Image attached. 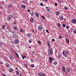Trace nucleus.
<instances>
[{"instance_id":"obj_10","label":"nucleus","mask_w":76,"mask_h":76,"mask_svg":"<svg viewBox=\"0 0 76 76\" xmlns=\"http://www.w3.org/2000/svg\"><path fill=\"white\" fill-rule=\"evenodd\" d=\"M72 22L73 23H74V24L76 23V19H73L72 20Z\"/></svg>"},{"instance_id":"obj_34","label":"nucleus","mask_w":76,"mask_h":76,"mask_svg":"<svg viewBox=\"0 0 76 76\" xmlns=\"http://www.w3.org/2000/svg\"><path fill=\"white\" fill-rule=\"evenodd\" d=\"M23 3H26V1L25 0H23Z\"/></svg>"},{"instance_id":"obj_18","label":"nucleus","mask_w":76,"mask_h":76,"mask_svg":"<svg viewBox=\"0 0 76 76\" xmlns=\"http://www.w3.org/2000/svg\"><path fill=\"white\" fill-rule=\"evenodd\" d=\"M46 9L47 11V12H48V11L50 10V7H46Z\"/></svg>"},{"instance_id":"obj_27","label":"nucleus","mask_w":76,"mask_h":76,"mask_svg":"<svg viewBox=\"0 0 76 76\" xmlns=\"http://www.w3.org/2000/svg\"><path fill=\"white\" fill-rule=\"evenodd\" d=\"M16 74L18 75H19V72L18 71H16Z\"/></svg>"},{"instance_id":"obj_13","label":"nucleus","mask_w":76,"mask_h":76,"mask_svg":"<svg viewBox=\"0 0 76 76\" xmlns=\"http://www.w3.org/2000/svg\"><path fill=\"white\" fill-rule=\"evenodd\" d=\"M42 73L41 72H39L38 73L37 75L39 76H42Z\"/></svg>"},{"instance_id":"obj_21","label":"nucleus","mask_w":76,"mask_h":76,"mask_svg":"<svg viewBox=\"0 0 76 76\" xmlns=\"http://www.w3.org/2000/svg\"><path fill=\"white\" fill-rule=\"evenodd\" d=\"M21 7L22 8H26V6H25V5L23 4L21 6Z\"/></svg>"},{"instance_id":"obj_2","label":"nucleus","mask_w":76,"mask_h":76,"mask_svg":"<svg viewBox=\"0 0 76 76\" xmlns=\"http://www.w3.org/2000/svg\"><path fill=\"white\" fill-rule=\"evenodd\" d=\"M12 34H13V38H17L18 37V34H16V33L14 32H12Z\"/></svg>"},{"instance_id":"obj_5","label":"nucleus","mask_w":76,"mask_h":76,"mask_svg":"<svg viewBox=\"0 0 76 76\" xmlns=\"http://www.w3.org/2000/svg\"><path fill=\"white\" fill-rule=\"evenodd\" d=\"M59 19L61 20H63L64 19L63 16L62 15H60L59 17Z\"/></svg>"},{"instance_id":"obj_56","label":"nucleus","mask_w":76,"mask_h":76,"mask_svg":"<svg viewBox=\"0 0 76 76\" xmlns=\"http://www.w3.org/2000/svg\"><path fill=\"white\" fill-rule=\"evenodd\" d=\"M27 11L28 12H31V10H29V9H28L27 10Z\"/></svg>"},{"instance_id":"obj_25","label":"nucleus","mask_w":76,"mask_h":76,"mask_svg":"<svg viewBox=\"0 0 76 76\" xmlns=\"http://www.w3.org/2000/svg\"><path fill=\"white\" fill-rule=\"evenodd\" d=\"M53 64L54 65H56V64H57V62L56 61H55L53 63Z\"/></svg>"},{"instance_id":"obj_42","label":"nucleus","mask_w":76,"mask_h":76,"mask_svg":"<svg viewBox=\"0 0 76 76\" xmlns=\"http://www.w3.org/2000/svg\"><path fill=\"white\" fill-rule=\"evenodd\" d=\"M15 24H17V22H15L13 23V25H15Z\"/></svg>"},{"instance_id":"obj_9","label":"nucleus","mask_w":76,"mask_h":76,"mask_svg":"<svg viewBox=\"0 0 76 76\" xmlns=\"http://www.w3.org/2000/svg\"><path fill=\"white\" fill-rule=\"evenodd\" d=\"M66 71L67 72L69 73L70 72V68H67L66 69Z\"/></svg>"},{"instance_id":"obj_14","label":"nucleus","mask_w":76,"mask_h":76,"mask_svg":"<svg viewBox=\"0 0 76 76\" xmlns=\"http://www.w3.org/2000/svg\"><path fill=\"white\" fill-rule=\"evenodd\" d=\"M26 35L28 37H31L32 36V35L31 34H27Z\"/></svg>"},{"instance_id":"obj_47","label":"nucleus","mask_w":76,"mask_h":76,"mask_svg":"<svg viewBox=\"0 0 76 76\" xmlns=\"http://www.w3.org/2000/svg\"><path fill=\"white\" fill-rule=\"evenodd\" d=\"M58 2L59 3H61V0H58Z\"/></svg>"},{"instance_id":"obj_45","label":"nucleus","mask_w":76,"mask_h":76,"mask_svg":"<svg viewBox=\"0 0 76 76\" xmlns=\"http://www.w3.org/2000/svg\"><path fill=\"white\" fill-rule=\"evenodd\" d=\"M32 53L33 54H35V52L34 51H33L32 52Z\"/></svg>"},{"instance_id":"obj_4","label":"nucleus","mask_w":76,"mask_h":76,"mask_svg":"<svg viewBox=\"0 0 76 76\" xmlns=\"http://www.w3.org/2000/svg\"><path fill=\"white\" fill-rule=\"evenodd\" d=\"M12 15H9L8 16V18H7V20L8 21H9L12 18Z\"/></svg>"},{"instance_id":"obj_19","label":"nucleus","mask_w":76,"mask_h":76,"mask_svg":"<svg viewBox=\"0 0 76 76\" xmlns=\"http://www.w3.org/2000/svg\"><path fill=\"white\" fill-rule=\"evenodd\" d=\"M9 71L10 72H13V69L12 68H10L9 69Z\"/></svg>"},{"instance_id":"obj_29","label":"nucleus","mask_w":76,"mask_h":76,"mask_svg":"<svg viewBox=\"0 0 76 76\" xmlns=\"http://www.w3.org/2000/svg\"><path fill=\"white\" fill-rule=\"evenodd\" d=\"M35 15L37 17H38L39 16V15H38V14L37 12L35 13Z\"/></svg>"},{"instance_id":"obj_8","label":"nucleus","mask_w":76,"mask_h":76,"mask_svg":"<svg viewBox=\"0 0 76 76\" xmlns=\"http://www.w3.org/2000/svg\"><path fill=\"white\" fill-rule=\"evenodd\" d=\"M12 18H13L14 19L15 18H16V16L15 15V14H14V13H12V15H11Z\"/></svg>"},{"instance_id":"obj_28","label":"nucleus","mask_w":76,"mask_h":76,"mask_svg":"<svg viewBox=\"0 0 76 76\" xmlns=\"http://www.w3.org/2000/svg\"><path fill=\"white\" fill-rule=\"evenodd\" d=\"M57 25L59 27H60L61 26V24L59 23H58L57 24Z\"/></svg>"},{"instance_id":"obj_24","label":"nucleus","mask_w":76,"mask_h":76,"mask_svg":"<svg viewBox=\"0 0 76 76\" xmlns=\"http://www.w3.org/2000/svg\"><path fill=\"white\" fill-rule=\"evenodd\" d=\"M47 44L48 45V47H51V45H50V42H47Z\"/></svg>"},{"instance_id":"obj_37","label":"nucleus","mask_w":76,"mask_h":76,"mask_svg":"<svg viewBox=\"0 0 76 76\" xmlns=\"http://www.w3.org/2000/svg\"><path fill=\"white\" fill-rule=\"evenodd\" d=\"M63 28H65L66 27V24H64L62 25Z\"/></svg>"},{"instance_id":"obj_63","label":"nucleus","mask_w":76,"mask_h":76,"mask_svg":"<svg viewBox=\"0 0 76 76\" xmlns=\"http://www.w3.org/2000/svg\"><path fill=\"white\" fill-rule=\"evenodd\" d=\"M0 63L1 64H3V62H0Z\"/></svg>"},{"instance_id":"obj_35","label":"nucleus","mask_w":76,"mask_h":76,"mask_svg":"<svg viewBox=\"0 0 76 76\" xmlns=\"http://www.w3.org/2000/svg\"><path fill=\"white\" fill-rule=\"evenodd\" d=\"M31 67H32V68L34 67V64H31Z\"/></svg>"},{"instance_id":"obj_39","label":"nucleus","mask_w":76,"mask_h":76,"mask_svg":"<svg viewBox=\"0 0 76 76\" xmlns=\"http://www.w3.org/2000/svg\"><path fill=\"white\" fill-rule=\"evenodd\" d=\"M42 18H43V20L44 19H45V18L44 16H42Z\"/></svg>"},{"instance_id":"obj_55","label":"nucleus","mask_w":76,"mask_h":76,"mask_svg":"<svg viewBox=\"0 0 76 76\" xmlns=\"http://www.w3.org/2000/svg\"><path fill=\"white\" fill-rule=\"evenodd\" d=\"M2 75H3V76H7L6 75L4 74L3 73H2Z\"/></svg>"},{"instance_id":"obj_53","label":"nucleus","mask_w":76,"mask_h":76,"mask_svg":"<svg viewBox=\"0 0 76 76\" xmlns=\"http://www.w3.org/2000/svg\"><path fill=\"white\" fill-rule=\"evenodd\" d=\"M30 60H31V62H33V61H34V60H33V59H30Z\"/></svg>"},{"instance_id":"obj_17","label":"nucleus","mask_w":76,"mask_h":76,"mask_svg":"<svg viewBox=\"0 0 76 76\" xmlns=\"http://www.w3.org/2000/svg\"><path fill=\"white\" fill-rule=\"evenodd\" d=\"M10 58L11 59V60H12L14 59V57H13L12 56H10Z\"/></svg>"},{"instance_id":"obj_49","label":"nucleus","mask_w":76,"mask_h":76,"mask_svg":"<svg viewBox=\"0 0 76 76\" xmlns=\"http://www.w3.org/2000/svg\"><path fill=\"white\" fill-rule=\"evenodd\" d=\"M46 32H47V33H49V31H48V30H46Z\"/></svg>"},{"instance_id":"obj_59","label":"nucleus","mask_w":76,"mask_h":76,"mask_svg":"<svg viewBox=\"0 0 76 76\" xmlns=\"http://www.w3.org/2000/svg\"><path fill=\"white\" fill-rule=\"evenodd\" d=\"M65 37L66 38H68V36H67V35H65Z\"/></svg>"},{"instance_id":"obj_60","label":"nucleus","mask_w":76,"mask_h":76,"mask_svg":"<svg viewBox=\"0 0 76 76\" xmlns=\"http://www.w3.org/2000/svg\"><path fill=\"white\" fill-rule=\"evenodd\" d=\"M72 32V31H68V33H69V34H70V32Z\"/></svg>"},{"instance_id":"obj_40","label":"nucleus","mask_w":76,"mask_h":76,"mask_svg":"<svg viewBox=\"0 0 76 76\" xmlns=\"http://www.w3.org/2000/svg\"><path fill=\"white\" fill-rule=\"evenodd\" d=\"M2 27L3 28V29H4V28H5V26L4 25L2 26Z\"/></svg>"},{"instance_id":"obj_51","label":"nucleus","mask_w":76,"mask_h":76,"mask_svg":"<svg viewBox=\"0 0 76 76\" xmlns=\"http://www.w3.org/2000/svg\"><path fill=\"white\" fill-rule=\"evenodd\" d=\"M74 32L75 34H76V30H75L74 31Z\"/></svg>"},{"instance_id":"obj_12","label":"nucleus","mask_w":76,"mask_h":76,"mask_svg":"<svg viewBox=\"0 0 76 76\" xmlns=\"http://www.w3.org/2000/svg\"><path fill=\"white\" fill-rule=\"evenodd\" d=\"M14 41L15 44H18V43H19V40H18V39H16V40H15Z\"/></svg>"},{"instance_id":"obj_41","label":"nucleus","mask_w":76,"mask_h":76,"mask_svg":"<svg viewBox=\"0 0 76 76\" xmlns=\"http://www.w3.org/2000/svg\"><path fill=\"white\" fill-rule=\"evenodd\" d=\"M15 54L18 57H19V55L18 54V53H17L15 52Z\"/></svg>"},{"instance_id":"obj_58","label":"nucleus","mask_w":76,"mask_h":76,"mask_svg":"<svg viewBox=\"0 0 76 76\" xmlns=\"http://www.w3.org/2000/svg\"><path fill=\"white\" fill-rule=\"evenodd\" d=\"M66 27L67 29H69V26H66Z\"/></svg>"},{"instance_id":"obj_7","label":"nucleus","mask_w":76,"mask_h":76,"mask_svg":"<svg viewBox=\"0 0 76 76\" xmlns=\"http://www.w3.org/2000/svg\"><path fill=\"white\" fill-rule=\"evenodd\" d=\"M62 70L64 72H66V68H65V67H64V66H62Z\"/></svg>"},{"instance_id":"obj_43","label":"nucleus","mask_w":76,"mask_h":76,"mask_svg":"<svg viewBox=\"0 0 76 76\" xmlns=\"http://www.w3.org/2000/svg\"><path fill=\"white\" fill-rule=\"evenodd\" d=\"M52 42H54V41H55V39H52Z\"/></svg>"},{"instance_id":"obj_15","label":"nucleus","mask_w":76,"mask_h":76,"mask_svg":"<svg viewBox=\"0 0 76 76\" xmlns=\"http://www.w3.org/2000/svg\"><path fill=\"white\" fill-rule=\"evenodd\" d=\"M20 31L21 33H23V32H24V30H23V29L20 28Z\"/></svg>"},{"instance_id":"obj_32","label":"nucleus","mask_w":76,"mask_h":76,"mask_svg":"<svg viewBox=\"0 0 76 76\" xmlns=\"http://www.w3.org/2000/svg\"><path fill=\"white\" fill-rule=\"evenodd\" d=\"M49 60L52 61L53 60V58L51 57H50L49 58Z\"/></svg>"},{"instance_id":"obj_20","label":"nucleus","mask_w":76,"mask_h":76,"mask_svg":"<svg viewBox=\"0 0 76 76\" xmlns=\"http://www.w3.org/2000/svg\"><path fill=\"white\" fill-rule=\"evenodd\" d=\"M24 66L26 67V68L27 69L28 67V64H24Z\"/></svg>"},{"instance_id":"obj_46","label":"nucleus","mask_w":76,"mask_h":76,"mask_svg":"<svg viewBox=\"0 0 76 76\" xmlns=\"http://www.w3.org/2000/svg\"><path fill=\"white\" fill-rule=\"evenodd\" d=\"M44 4H43V3H40V6H43V5Z\"/></svg>"},{"instance_id":"obj_61","label":"nucleus","mask_w":76,"mask_h":76,"mask_svg":"<svg viewBox=\"0 0 76 76\" xmlns=\"http://www.w3.org/2000/svg\"><path fill=\"white\" fill-rule=\"evenodd\" d=\"M64 9H65V10H67V7H65Z\"/></svg>"},{"instance_id":"obj_11","label":"nucleus","mask_w":76,"mask_h":76,"mask_svg":"<svg viewBox=\"0 0 76 76\" xmlns=\"http://www.w3.org/2000/svg\"><path fill=\"white\" fill-rule=\"evenodd\" d=\"M63 54L64 56H66L67 54V52L66 51H64L63 52Z\"/></svg>"},{"instance_id":"obj_52","label":"nucleus","mask_w":76,"mask_h":76,"mask_svg":"<svg viewBox=\"0 0 76 76\" xmlns=\"http://www.w3.org/2000/svg\"><path fill=\"white\" fill-rule=\"evenodd\" d=\"M58 57L59 58H60L61 57V55H58Z\"/></svg>"},{"instance_id":"obj_26","label":"nucleus","mask_w":76,"mask_h":76,"mask_svg":"<svg viewBox=\"0 0 76 76\" xmlns=\"http://www.w3.org/2000/svg\"><path fill=\"white\" fill-rule=\"evenodd\" d=\"M30 20L31 22H34V19L33 18H31L30 19Z\"/></svg>"},{"instance_id":"obj_36","label":"nucleus","mask_w":76,"mask_h":76,"mask_svg":"<svg viewBox=\"0 0 76 76\" xmlns=\"http://www.w3.org/2000/svg\"><path fill=\"white\" fill-rule=\"evenodd\" d=\"M58 38L59 39H61L63 37L61 36H59Z\"/></svg>"},{"instance_id":"obj_57","label":"nucleus","mask_w":76,"mask_h":76,"mask_svg":"<svg viewBox=\"0 0 76 76\" xmlns=\"http://www.w3.org/2000/svg\"><path fill=\"white\" fill-rule=\"evenodd\" d=\"M55 6H57V3H55Z\"/></svg>"},{"instance_id":"obj_62","label":"nucleus","mask_w":76,"mask_h":76,"mask_svg":"<svg viewBox=\"0 0 76 76\" xmlns=\"http://www.w3.org/2000/svg\"><path fill=\"white\" fill-rule=\"evenodd\" d=\"M52 61L51 60H50L49 61V62L50 63H52V62L51 61Z\"/></svg>"},{"instance_id":"obj_54","label":"nucleus","mask_w":76,"mask_h":76,"mask_svg":"<svg viewBox=\"0 0 76 76\" xmlns=\"http://www.w3.org/2000/svg\"><path fill=\"white\" fill-rule=\"evenodd\" d=\"M31 31H32V33L34 32V31L32 29H31Z\"/></svg>"},{"instance_id":"obj_1","label":"nucleus","mask_w":76,"mask_h":76,"mask_svg":"<svg viewBox=\"0 0 76 76\" xmlns=\"http://www.w3.org/2000/svg\"><path fill=\"white\" fill-rule=\"evenodd\" d=\"M48 56H50L51 55H53V49L51 48L50 50H48Z\"/></svg>"},{"instance_id":"obj_16","label":"nucleus","mask_w":76,"mask_h":76,"mask_svg":"<svg viewBox=\"0 0 76 76\" xmlns=\"http://www.w3.org/2000/svg\"><path fill=\"white\" fill-rule=\"evenodd\" d=\"M13 28L15 31H16V30H17V29H18V27H17V26H15L13 27Z\"/></svg>"},{"instance_id":"obj_30","label":"nucleus","mask_w":76,"mask_h":76,"mask_svg":"<svg viewBox=\"0 0 76 76\" xmlns=\"http://www.w3.org/2000/svg\"><path fill=\"white\" fill-rule=\"evenodd\" d=\"M48 13H52V10H49V11H48Z\"/></svg>"},{"instance_id":"obj_23","label":"nucleus","mask_w":76,"mask_h":76,"mask_svg":"<svg viewBox=\"0 0 76 76\" xmlns=\"http://www.w3.org/2000/svg\"><path fill=\"white\" fill-rule=\"evenodd\" d=\"M6 66H7V67H10V64H9L8 63L6 64Z\"/></svg>"},{"instance_id":"obj_3","label":"nucleus","mask_w":76,"mask_h":76,"mask_svg":"<svg viewBox=\"0 0 76 76\" xmlns=\"http://www.w3.org/2000/svg\"><path fill=\"white\" fill-rule=\"evenodd\" d=\"M38 29L39 31H42V25H39L38 26Z\"/></svg>"},{"instance_id":"obj_22","label":"nucleus","mask_w":76,"mask_h":76,"mask_svg":"<svg viewBox=\"0 0 76 76\" xmlns=\"http://www.w3.org/2000/svg\"><path fill=\"white\" fill-rule=\"evenodd\" d=\"M30 14L31 15V16H33L34 15V12L32 11V12H30Z\"/></svg>"},{"instance_id":"obj_38","label":"nucleus","mask_w":76,"mask_h":76,"mask_svg":"<svg viewBox=\"0 0 76 76\" xmlns=\"http://www.w3.org/2000/svg\"><path fill=\"white\" fill-rule=\"evenodd\" d=\"M28 42L29 43H31L32 42V40L31 39H29L28 40Z\"/></svg>"},{"instance_id":"obj_6","label":"nucleus","mask_w":76,"mask_h":76,"mask_svg":"<svg viewBox=\"0 0 76 76\" xmlns=\"http://www.w3.org/2000/svg\"><path fill=\"white\" fill-rule=\"evenodd\" d=\"M7 7L8 9H10L11 10H12L13 9V6L12 5H8Z\"/></svg>"},{"instance_id":"obj_48","label":"nucleus","mask_w":76,"mask_h":76,"mask_svg":"<svg viewBox=\"0 0 76 76\" xmlns=\"http://www.w3.org/2000/svg\"><path fill=\"white\" fill-rule=\"evenodd\" d=\"M22 58L23 59V60H24V56L23 55H22Z\"/></svg>"},{"instance_id":"obj_64","label":"nucleus","mask_w":76,"mask_h":76,"mask_svg":"<svg viewBox=\"0 0 76 76\" xmlns=\"http://www.w3.org/2000/svg\"><path fill=\"white\" fill-rule=\"evenodd\" d=\"M68 44L69 43V39H68Z\"/></svg>"},{"instance_id":"obj_31","label":"nucleus","mask_w":76,"mask_h":76,"mask_svg":"<svg viewBox=\"0 0 76 76\" xmlns=\"http://www.w3.org/2000/svg\"><path fill=\"white\" fill-rule=\"evenodd\" d=\"M56 15H58L60 14V13H59L58 12H56Z\"/></svg>"},{"instance_id":"obj_33","label":"nucleus","mask_w":76,"mask_h":76,"mask_svg":"<svg viewBox=\"0 0 76 76\" xmlns=\"http://www.w3.org/2000/svg\"><path fill=\"white\" fill-rule=\"evenodd\" d=\"M7 28L8 31H10V27H9V26H7Z\"/></svg>"},{"instance_id":"obj_50","label":"nucleus","mask_w":76,"mask_h":76,"mask_svg":"<svg viewBox=\"0 0 76 76\" xmlns=\"http://www.w3.org/2000/svg\"><path fill=\"white\" fill-rule=\"evenodd\" d=\"M42 76H45V74L44 73H43V74L42 73Z\"/></svg>"},{"instance_id":"obj_44","label":"nucleus","mask_w":76,"mask_h":76,"mask_svg":"<svg viewBox=\"0 0 76 76\" xmlns=\"http://www.w3.org/2000/svg\"><path fill=\"white\" fill-rule=\"evenodd\" d=\"M37 42L38 43H39V44L40 45L41 44V42L39 41H38Z\"/></svg>"}]
</instances>
